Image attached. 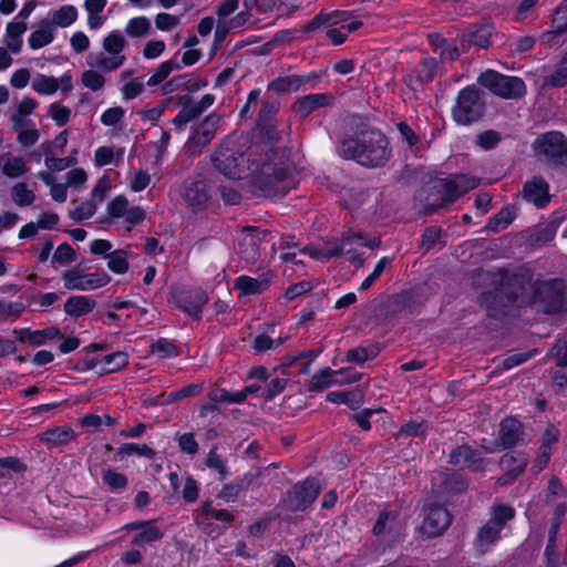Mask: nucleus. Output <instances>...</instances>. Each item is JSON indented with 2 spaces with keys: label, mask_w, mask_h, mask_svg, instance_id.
Returning <instances> with one entry per match:
<instances>
[{
  "label": "nucleus",
  "mask_w": 567,
  "mask_h": 567,
  "mask_svg": "<svg viewBox=\"0 0 567 567\" xmlns=\"http://www.w3.org/2000/svg\"><path fill=\"white\" fill-rule=\"evenodd\" d=\"M277 152L265 155L255 152L243 153L233 142L225 141L210 155L213 166L229 179L251 177L252 184L267 196L286 195L292 179L288 167L275 161Z\"/></svg>",
  "instance_id": "nucleus-1"
},
{
  "label": "nucleus",
  "mask_w": 567,
  "mask_h": 567,
  "mask_svg": "<svg viewBox=\"0 0 567 567\" xmlns=\"http://www.w3.org/2000/svg\"><path fill=\"white\" fill-rule=\"evenodd\" d=\"M338 153L346 159L370 167L384 164L390 156L389 142L378 130H364L344 138L338 146Z\"/></svg>",
  "instance_id": "nucleus-2"
},
{
  "label": "nucleus",
  "mask_w": 567,
  "mask_h": 567,
  "mask_svg": "<svg viewBox=\"0 0 567 567\" xmlns=\"http://www.w3.org/2000/svg\"><path fill=\"white\" fill-rule=\"evenodd\" d=\"M530 288V284L523 285L519 279H506L493 291L484 292L481 297V305L485 307L489 317L496 318L507 303L529 305L532 299L525 292Z\"/></svg>",
  "instance_id": "nucleus-3"
},
{
  "label": "nucleus",
  "mask_w": 567,
  "mask_h": 567,
  "mask_svg": "<svg viewBox=\"0 0 567 567\" xmlns=\"http://www.w3.org/2000/svg\"><path fill=\"white\" fill-rule=\"evenodd\" d=\"M126 44L124 35L118 30L111 31L103 38V51L89 54L86 64L104 73L116 71L126 61L124 54Z\"/></svg>",
  "instance_id": "nucleus-4"
},
{
  "label": "nucleus",
  "mask_w": 567,
  "mask_h": 567,
  "mask_svg": "<svg viewBox=\"0 0 567 567\" xmlns=\"http://www.w3.org/2000/svg\"><path fill=\"white\" fill-rule=\"evenodd\" d=\"M515 517V509L511 505L496 503L492 506L489 519L478 529L475 537L476 550L487 553L501 537L506 523Z\"/></svg>",
  "instance_id": "nucleus-5"
},
{
  "label": "nucleus",
  "mask_w": 567,
  "mask_h": 567,
  "mask_svg": "<svg viewBox=\"0 0 567 567\" xmlns=\"http://www.w3.org/2000/svg\"><path fill=\"white\" fill-rule=\"evenodd\" d=\"M483 115L484 102L480 91L474 85L461 90L452 109L454 121L461 125H470L481 120Z\"/></svg>",
  "instance_id": "nucleus-6"
},
{
  "label": "nucleus",
  "mask_w": 567,
  "mask_h": 567,
  "mask_svg": "<svg viewBox=\"0 0 567 567\" xmlns=\"http://www.w3.org/2000/svg\"><path fill=\"white\" fill-rule=\"evenodd\" d=\"M477 82L503 99H519L526 93V85L520 78L504 75L493 70L483 72Z\"/></svg>",
  "instance_id": "nucleus-7"
},
{
  "label": "nucleus",
  "mask_w": 567,
  "mask_h": 567,
  "mask_svg": "<svg viewBox=\"0 0 567 567\" xmlns=\"http://www.w3.org/2000/svg\"><path fill=\"white\" fill-rule=\"evenodd\" d=\"M535 155L553 165H567V138L559 132L539 135L533 143Z\"/></svg>",
  "instance_id": "nucleus-8"
},
{
  "label": "nucleus",
  "mask_w": 567,
  "mask_h": 567,
  "mask_svg": "<svg viewBox=\"0 0 567 567\" xmlns=\"http://www.w3.org/2000/svg\"><path fill=\"white\" fill-rule=\"evenodd\" d=\"M179 194L185 205L193 212L205 209L212 200L210 187L199 175L186 178Z\"/></svg>",
  "instance_id": "nucleus-9"
},
{
  "label": "nucleus",
  "mask_w": 567,
  "mask_h": 567,
  "mask_svg": "<svg viewBox=\"0 0 567 567\" xmlns=\"http://www.w3.org/2000/svg\"><path fill=\"white\" fill-rule=\"evenodd\" d=\"M379 244L380 240L378 238L368 240L361 234H351L343 236L339 241H333L332 250H338L337 257L344 255L351 264L361 266L363 259L361 258L359 249L362 247H374Z\"/></svg>",
  "instance_id": "nucleus-10"
},
{
  "label": "nucleus",
  "mask_w": 567,
  "mask_h": 567,
  "mask_svg": "<svg viewBox=\"0 0 567 567\" xmlns=\"http://www.w3.org/2000/svg\"><path fill=\"white\" fill-rule=\"evenodd\" d=\"M343 369L332 370L330 368L322 369L315 373L309 380V391H321L332 385H343L355 383L360 380V373L346 374Z\"/></svg>",
  "instance_id": "nucleus-11"
},
{
  "label": "nucleus",
  "mask_w": 567,
  "mask_h": 567,
  "mask_svg": "<svg viewBox=\"0 0 567 567\" xmlns=\"http://www.w3.org/2000/svg\"><path fill=\"white\" fill-rule=\"evenodd\" d=\"M451 524L449 511L441 505H430L424 509L422 533L429 537L440 536Z\"/></svg>",
  "instance_id": "nucleus-12"
},
{
  "label": "nucleus",
  "mask_w": 567,
  "mask_h": 567,
  "mask_svg": "<svg viewBox=\"0 0 567 567\" xmlns=\"http://www.w3.org/2000/svg\"><path fill=\"white\" fill-rule=\"evenodd\" d=\"M320 492L319 481L307 478L293 486L289 494V507L293 511L306 509L318 496Z\"/></svg>",
  "instance_id": "nucleus-13"
},
{
  "label": "nucleus",
  "mask_w": 567,
  "mask_h": 567,
  "mask_svg": "<svg viewBox=\"0 0 567 567\" xmlns=\"http://www.w3.org/2000/svg\"><path fill=\"white\" fill-rule=\"evenodd\" d=\"M123 529L136 532L132 538V544L137 547L155 543L164 536V530L156 525L155 519L132 522L124 525Z\"/></svg>",
  "instance_id": "nucleus-14"
},
{
  "label": "nucleus",
  "mask_w": 567,
  "mask_h": 567,
  "mask_svg": "<svg viewBox=\"0 0 567 567\" xmlns=\"http://www.w3.org/2000/svg\"><path fill=\"white\" fill-rule=\"evenodd\" d=\"M528 456L523 452L505 453L499 461L504 474L498 478L499 485H506L515 481L526 468Z\"/></svg>",
  "instance_id": "nucleus-15"
},
{
  "label": "nucleus",
  "mask_w": 567,
  "mask_h": 567,
  "mask_svg": "<svg viewBox=\"0 0 567 567\" xmlns=\"http://www.w3.org/2000/svg\"><path fill=\"white\" fill-rule=\"evenodd\" d=\"M219 118L214 114L208 115L197 127L187 142V147L192 153H199L214 138Z\"/></svg>",
  "instance_id": "nucleus-16"
},
{
  "label": "nucleus",
  "mask_w": 567,
  "mask_h": 567,
  "mask_svg": "<svg viewBox=\"0 0 567 567\" xmlns=\"http://www.w3.org/2000/svg\"><path fill=\"white\" fill-rule=\"evenodd\" d=\"M450 462L454 465L468 466L475 472L484 471L487 461L481 456V453L472 450L468 445H461L454 449L450 454Z\"/></svg>",
  "instance_id": "nucleus-17"
},
{
  "label": "nucleus",
  "mask_w": 567,
  "mask_h": 567,
  "mask_svg": "<svg viewBox=\"0 0 567 567\" xmlns=\"http://www.w3.org/2000/svg\"><path fill=\"white\" fill-rule=\"evenodd\" d=\"M272 279L270 270L260 274L258 277L239 276L234 288L239 291L241 296L258 295L268 289Z\"/></svg>",
  "instance_id": "nucleus-18"
},
{
  "label": "nucleus",
  "mask_w": 567,
  "mask_h": 567,
  "mask_svg": "<svg viewBox=\"0 0 567 567\" xmlns=\"http://www.w3.org/2000/svg\"><path fill=\"white\" fill-rule=\"evenodd\" d=\"M29 172L27 159L10 152L0 154V173L11 179L23 177Z\"/></svg>",
  "instance_id": "nucleus-19"
},
{
  "label": "nucleus",
  "mask_w": 567,
  "mask_h": 567,
  "mask_svg": "<svg viewBox=\"0 0 567 567\" xmlns=\"http://www.w3.org/2000/svg\"><path fill=\"white\" fill-rule=\"evenodd\" d=\"M332 97L326 93H313L298 99L292 110L300 117H307L313 111L331 104Z\"/></svg>",
  "instance_id": "nucleus-20"
},
{
  "label": "nucleus",
  "mask_w": 567,
  "mask_h": 567,
  "mask_svg": "<svg viewBox=\"0 0 567 567\" xmlns=\"http://www.w3.org/2000/svg\"><path fill=\"white\" fill-rule=\"evenodd\" d=\"M401 529L402 524L396 512H382L373 526V534L383 538H395Z\"/></svg>",
  "instance_id": "nucleus-21"
},
{
  "label": "nucleus",
  "mask_w": 567,
  "mask_h": 567,
  "mask_svg": "<svg viewBox=\"0 0 567 567\" xmlns=\"http://www.w3.org/2000/svg\"><path fill=\"white\" fill-rule=\"evenodd\" d=\"M523 426L516 419L507 417L501 422L499 442L503 447L508 449L525 443Z\"/></svg>",
  "instance_id": "nucleus-22"
},
{
  "label": "nucleus",
  "mask_w": 567,
  "mask_h": 567,
  "mask_svg": "<svg viewBox=\"0 0 567 567\" xmlns=\"http://www.w3.org/2000/svg\"><path fill=\"white\" fill-rule=\"evenodd\" d=\"M20 342H28L33 347L42 346L47 340H53L61 336V331L56 327H48L42 330H31L29 328L14 330Z\"/></svg>",
  "instance_id": "nucleus-23"
},
{
  "label": "nucleus",
  "mask_w": 567,
  "mask_h": 567,
  "mask_svg": "<svg viewBox=\"0 0 567 567\" xmlns=\"http://www.w3.org/2000/svg\"><path fill=\"white\" fill-rule=\"evenodd\" d=\"M208 298L202 290H192L183 292L177 298V306L184 312L192 317H199L203 307L206 305Z\"/></svg>",
  "instance_id": "nucleus-24"
},
{
  "label": "nucleus",
  "mask_w": 567,
  "mask_h": 567,
  "mask_svg": "<svg viewBox=\"0 0 567 567\" xmlns=\"http://www.w3.org/2000/svg\"><path fill=\"white\" fill-rule=\"evenodd\" d=\"M78 17L79 11L75 6L63 4L55 10H50L43 19L55 30L56 28H68L72 25Z\"/></svg>",
  "instance_id": "nucleus-25"
},
{
  "label": "nucleus",
  "mask_w": 567,
  "mask_h": 567,
  "mask_svg": "<svg viewBox=\"0 0 567 567\" xmlns=\"http://www.w3.org/2000/svg\"><path fill=\"white\" fill-rule=\"evenodd\" d=\"M523 196L526 200L542 207L549 200L548 184L540 177H534L532 181L525 183Z\"/></svg>",
  "instance_id": "nucleus-26"
},
{
  "label": "nucleus",
  "mask_w": 567,
  "mask_h": 567,
  "mask_svg": "<svg viewBox=\"0 0 567 567\" xmlns=\"http://www.w3.org/2000/svg\"><path fill=\"white\" fill-rule=\"evenodd\" d=\"M28 30L25 21H10L6 27L3 43L12 54H19L22 50V35Z\"/></svg>",
  "instance_id": "nucleus-27"
},
{
  "label": "nucleus",
  "mask_w": 567,
  "mask_h": 567,
  "mask_svg": "<svg viewBox=\"0 0 567 567\" xmlns=\"http://www.w3.org/2000/svg\"><path fill=\"white\" fill-rule=\"evenodd\" d=\"M55 38V30L49 22L42 19L34 31H32L28 38V44L32 50H39L51 42Z\"/></svg>",
  "instance_id": "nucleus-28"
},
{
  "label": "nucleus",
  "mask_w": 567,
  "mask_h": 567,
  "mask_svg": "<svg viewBox=\"0 0 567 567\" xmlns=\"http://www.w3.org/2000/svg\"><path fill=\"white\" fill-rule=\"evenodd\" d=\"M96 306L90 296H73L64 302V311L71 317H81L91 312Z\"/></svg>",
  "instance_id": "nucleus-29"
},
{
  "label": "nucleus",
  "mask_w": 567,
  "mask_h": 567,
  "mask_svg": "<svg viewBox=\"0 0 567 567\" xmlns=\"http://www.w3.org/2000/svg\"><path fill=\"white\" fill-rule=\"evenodd\" d=\"M310 78L307 75H287L280 76L274 80L269 84V89L276 92H296L298 91L305 83L309 82Z\"/></svg>",
  "instance_id": "nucleus-30"
},
{
  "label": "nucleus",
  "mask_w": 567,
  "mask_h": 567,
  "mask_svg": "<svg viewBox=\"0 0 567 567\" xmlns=\"http://www.w3.org/2000/svg\"><path fill=\"white\" fill-rule=\"evenodd\" d=\"M346 21V12L319 13L305 25L306 32H313L322 27H333Z\"/></svg>",
  "instance_id": "nucleus-31"
},
{
  "label": "nucleus",
  "mask_w": 567,
  "mask_h": 567,
  "mask_svg": "<svg viewBox=\"0 0 567 567\" xmlns=\"http://www.w3.org/2000/svg\"><path fill=\"white\" fill-rule=\"evenodd\" d=\"M182 65L177 56L162 62L147 80L148 86H156L162 83L173 71L181 70Z\"/></svg>",
  "instance_id": "nucleus-32"
},
{
  "label": "nucleus",
  "mask_w": 567,
  "mask_h": 567,
  "mask_svg": "<svg viewBox=\"0 0 567 567\" xmlns=\"http://www.w3.org/2000/svg\"><path fill=\"white\" fill-rule=\"evenodd\" d=\"M74 437V431L70 426H58L44 431L40 439L52 445H63Z\"/></svg>",
  "instance_id": "nucleus-33"
},
{
  "label": "nucleus",
  "mask_w": 567,
  "mask_h": 567,
  "mask_svg": "<svg viewBox=\"0 0 567 567\" xmlns=\"http://www.w3.org/2000/svg\"><path fill=\"white\" fill-rule=\"evenodd\" d=\"M205 465L217 472L219 480H226L230 472L227 465V458L217 452V446H213L205 457Z\"/></svg>",
  "instance_id": "nucleus-34"
},
{
  "label": "nucleus",
  "mask_w": 567,
  "mask_h": 567,
  "mask_svg": "<svg viewBox=\"0 0 567 567\" xmlns=\"http://www.w3.org/2000/svg\"><path fill=\"white\" fill-rule=\"evenodd\" d=\"M125 33L130 38H144L152 32V23L147 17L141 16L128 20Z\"/></svg>",
  "instance_id": "nucleus-35"
},
{
  "label": "nucleus",
  "mask_w": 567,
  "mask_h": 567,
  "mask_svg": "<svg viewBox=\"0 0 567 567\" xmlns=\"http://www.w3.org/2000/svg\"><path fill=\"white\" fill-rule=\"evenodd\" d=\"M124 151L114 146H100L94 152V163L102 167L122 159Z\"/></svg>",
  "instance_id": "nucleus-36"
},
{
  "label": "nucleus",
  "mask_w": 567,
  "mask_h": 567,
  "mask_svg": "<svg viewBox=\"0 0 567 567\" xmlns=\"http://www.w3.org/2000/svg\"><path fill=\"white\" fill-rule=\"evenodd\" d=\"M31 87L40 95H53L58 92L55 78L42 73L35 74L31 81Z\"/></svg>",
  "instance_id": "nucleus-37"
},
{
  "label": "nucleus",
  "mask_w": 567,
  "mask_h": 567,
  "mask_svg": "<svg viewBox=\"0 0 567 567\" xmlns=\"http://www.w3.org/2000/svg\"><path fill=\"white\" fill-rule=\"evenodd\" d=\"M102 72L103 71L96 70L94 68H90L89 70L83 71L80 79L81 84L93 92L103 90L106 80Z\"/></svg>",
  "instance_id": "nucleus-38"
},
{
  "label": "nucleus",
  "mask_w": 567,
  "mask_h": 567,
  "mask_svg": "<svg viewBox=\"0 0 567 567\" xmlns=\"http://www.w3.org/2000/svg\"><path fill=\"white\" fill-rule=\"evenodd\" d=\"M99 363L102 373H112L125 367L128 363V357L125 352L117 351L105 355Z\"/></svg>",
  "instance_id": "nucleus-39"
},
{
  "label": "nucleus",
  "mask_w": 567,
  "mask_h": 567,
  "mask_svg": "<svg viewBox=\"0 0 567 567\" xmlns=\"http://www.w3.org/2000/svg\"><path fill=\"white\" fill-rule=\"evenodd\" d=\"M516 217L514 207H504L488 221V229L497 233L505 229Z\"/></svg>",
  "instance_id": "nucleus-40"
},
{
  "label": "nucleus",
  "mask_w": 567,
  "mask_h": 567,
  "mask_svg": "<svg viewBox=\"0 0 567 567\" xmlns=\"http://www.w3.org/2000/svg\"><path fill=\"white\" fill-rule=\"evenodd\" d=\"M11 198L17 206L25 207L33 204L35 194L25 183H17L11 188Z\"/></svg>",
  "instance_id": "nucleus-41"
},
{
  "label": "nucleus",
  "mask_w": 567,
  "mask_h": 567,
  "mask_svg": "<svg viewBox=\"0 0 567 567\" xmlns=\"http://www.w3.org/2000/svg\"><path fill=\"white\" fill-rule=\"evenodd\" d=\"M492 35V25L488 23L480 24L475 27L468 34V42L485 49L489 45V39Z\"/></svg>",
  "instance_id": "nucleus-42"
},
{
  "label": "nucleus",
  "mask_w": 567,
  "mask_h": 567,
  "mask_svg": "<svg viewBox=\"0 0 567 567\" xmlns=\"http://www.w3.org/2000/svg\"><path fill=\"white\" fill-rule=\"evenodd\" d=\"M107 259V267L115 274H125L128 269L127 251L117 249L105 256Z\"/></svg>",
  "instance_id": "nucleus-43"
},
{
  "label": "nucleus",
  "mask_w": 567,
  "mask_h": 567,
  "mask_svg": "<svg viewBox=\"0 0 567 567\" xmlns=\"http://www.w3.org/2000/svg\"><path fill=\"white\" fill-rule=\"evenodd\" d=\"M64 287L68 290L85 291L84 274L79 269H70L62 274Z\"/></svg>",
  "instance_id": "nucleus-44"
},
{
  "label": "nucleus",
  "mask_w": 567,
  "mask_h": 567,
  "mask_svg": "<svg viewBox=\"0 0 567 567\" xmlns=\"http://www.w3.org/2000/svg\"><path fill=\"white\" fill-rule=\"evenodd\" d=\"M378 349L375 347H358L347 352V361L362 364L365 361L375 358Z\"/></svg>",
  "instance_id": "nucleus-45"
},
{
  "label": "nucleus",
  "mask_w": 567,
  "mask_h": 567,
  "mask_svg": "<svg viewBox=\"0 0 567 567\" xmlns=\"http://www.w3.org/2000/svg\"><path fill=\"white\" fill-rule=\"evenodd\" d=\"M118 454L127 456L138 455L152 460L155 456V451L146 444L124 443L118 447Z\"/></svg>",
  "instance_id": "nucleus-46"
},
{
  "label": "nucleus",
  "mask_w": 567,
  "mask_h": 567,
  "mask_svg": "<svg viewBox=\"0 0 567 567\" xmlns=\"http://www.w3.org/2000/svg\"><path fill=\"white\" fill-rule=\"evenodd\" d=\"M245 480H237L223 486L218 493V497L225 502H235L239 494L247 488Z\"/></svg>",
  "instance_id": "nucleus-47"
},
{
  "label": "nucleus",
  "mask_w": 567,
  "mask_h": 567,
  "mask_svg": "<svg viewBox=\"0 0 567 567\" xmlns=\"http://www.w3.org/2000/svg\"><path fill=\"white\" fill-rule=\"evenodd\" d=\"M48 115L58 126H63L71 117V109L61 103L54 102L49 105Z\"/></svg>",
  "instance_id": "nucleus-48"
},
{
  "label": "nucleus",
  "mask_w": 567,
  "mask_h": 567,
  "mask_svg": "<svg viewBox=\"0 0 567 567\" xmlns=\"http://www.w3.org/2000/svg\"><path fill=\"white\" fill-rule=\"evenodd\" d=\"M103 483L112 491H118L126 486L127 477L113 468H107L102 473Z\"/></svg>",
  "instance_id": "nucleus-49"
},
{
  "label": "nucleus",
  "mask_w": 567,
  "mask_h": 567,
  "mask_svg": "<svg viewBox=\"0 0 567 567\" xmlns=\"http://www.w3.org/2000/svg\"><path fill=\"white\" fill-rule=\"evenodd\" d=\"M458 192L457 182L453 177L442 179L439 184V193L442 196L444 203H452L461 195H456Z\"/></svg>",
  "instance_id": "nucleus-50"
},
{
  "label": "nucleus",
  "mask_w": 567,
  "mask_h": 567,
  "mask_svg": "<svg viewBox=\"0 0 567 567\" xmlns=\"http://www.w3.org/2000/svg\"><path fill=\"white\" fill-rule=\"evenodd\" d=\"M152 352L162 359L177 357L179 354L177 347L172 341L164 338L158 339L152 346Z\"/></svg>",
  "instance_id": "nucleus-51"
},
{
  "label": "nucleus",
  "mask_w": 567,
  "mask_h": 567,
  "mask_svg": "<svg viewBox=\"0 0 567 567\" xmlns=\"http://www.w3.org/2000/svg\"><path fill=\"white\" fill-rule=\"evenodd\" d=\"M45 167L50 172H62L71 166H74L76 164V157L75 156H68V157H54V156H47L44 159Z\"/></svg>",
  "instance_id": "nucleus-52"
},
{
  "label": "nucleus",
  "mask_w": 567,
  "mask_h": 567,
  "mask_svg": "<svg viewBox=\"0 0 567 567\" xmlns=\"http://www.w3.org/2000/svg\"><path fill=\"white\" fill-rule=\"evenodd\" d=\"M392 259L390 257H382L375 265L373 271L361 282L360 289H369L373 282L382 275V272L390 267Z\"/></svg>",
  "instance_id": "nucleus-53"
},
{
  "label": "nucleus",
  "mask_w": 567,
  "mask_h": 567,
  "mask_svg": "<svg viewBox=\"0 0 567 567\" xmlns=\"http://www.w3.org/2000/svg\"><path fill=\"white\" fill-rule=\"evenodd\" d=\"M551 27L557 29V32L567 31V0H561L558 7L554 10L551 16Z\"/></svg>",
  "instance_id": "nucleus-54"
},
{
  "label": "nucleus",
  "mask_w": 567,
  "mask_h": 567,
  "mask_svg": "<svg viewBox=\"0 0 567 567\" xmlns=\"http://www.w3.org/2000/svg\"><path fill=\"white\" fill-rule=\"evenodd\" d=\"M106 209L111 218L124 217L128 209V200L124 195H117L107 204Z\"/></svg>",
  "instance_id": "nucleus-55"
},
{
  "label": "nucleus",
  "mask_w": 567,
  "mask_h": 567,
  "mask_svg": "<svg viewBox=\"0 0 567 567\" xmlns=\"http://www.w3.org/2000/svg\"><path fill=\"white\" fill-rule=\"evenodd\" d=\"M151 175L146 171H135L128 179V188L134 193L143 192L151 183Z\"/></svg>",
  "instance_id": "nucleus-56"
},
{
  "label": "nucleus",
  "mask_w": 567,
  "mask_h": 567,
  "mask_svg": "<svg viewBox=\"0 0 567 567\" xmlns=\"http://www.w3.org/2000/svg\"><path fill=\"white\" fill-rule=\"evenodd\" d=\"M40 138V132L34 124L29 127L21 130L17 135V142L28 148L37 144Z\"/></svg>",
  "instance_id": "nucleus-57"
},
{
  "label": "nucleus",
  "mask_w": 567,
  "mask_h": 567,
  "mask_svg": "<svg viewBox=\"0 0 567 567\" xmlns=\"http://www.w3.org/2000/svg\"><path fill=\"white\" fill-rule=\"evenodd\" d=\"M75 259V251L69 244H61L56 247L52 260L60 265H69Z\"/></svg>",
  "instance_id": "nucleus-58"
},
{
  "label": "nucleus",
  "mask_w": 567,
  "mask_h": 567,
  "mask_svg": "<svg viewBox=\"0 0 567 567\" xmlns=\"http://www.w3.org/2000/svg\"><path fill=\"white\" fill-rule=\"evenodd\" d=\"M96 205L93 200L84 202L70 213V217L75 221L87 219L95 214Z\"/></svg>",
  "instance_id": "nucleus-59"
},
{
  "label": "nucleus",
  "mask_w": 567,
  "mask_h": 567,
  "mask_svg": "<svg viewBox=\"0 0 567 567\" xmlns=\"http://www.w3.org/2000/svg\"><path fill=\"white\" fill-rule=\"evenodd\" d=\"M143 78H135L127 82L121 90L124 100H133L144 91Z\"/></svg>",
  "instance_id": "nucleus-60"
},
{
  "label": "nucleus",
  "mask_w": 567,
  "mask_h": 567,
  "mask_svg": "<svg viewBox=\"0 0 567 567\" xmlns=\"http://www.w3.org/2000/svg\"><path fill=\"white\" fill-rule=\"evenodd\" d=\"M179 17L161 12L155 17V27L161 31H171L179 24Z\"/></svg>",
  "instance_id": "nucleus-61"
},
{
  "label": "nucleus",
  "mask_w": 567,
  "mask_h": 567,
  "mask_svg": "<svg viewBox=\"0 0 567 567\" xmlns=\"http://www.w3.org/2000/svg\"><path fill=\"white\" fill-rule=\"evenodd\" d=\"M125 111L121 106H114L105 110L101 115V122L105 126H114L124 117Z\"/></svg>",
  "instance_id": "nucleus-62"
},
{
  "label": "nucleus",
  "mask_w": 567,
  "mask_h": 567,
  "mask_svg": "<svg viewBox=\"0 0 567 567\" xmlns=\"http://www.w3.org/2000/svg\"><path fill=\"white\" fill-rule=\"evenodd\" d=\"M501 141V136L495 131H485L476 136V144L483 150L494 148Z\"/></svg>",
  "instance_id": "nucleus-63"
},
{
  "label": "nucleus",
  "mask_w": 567,
  "mask_h": 567,
  "mask_svg": "<svg viewBox=\"0 0 567 567\" xmlns=\"http://www.w3.org/2000/svg\"><path fill=\"white\" fill-rule=\"evenodd\" d=\"M551 355L558 367H567V338L556 341L551 348Z\"/></svg>",
  "instance_id": "nucleus-64"
}]
</instances>
